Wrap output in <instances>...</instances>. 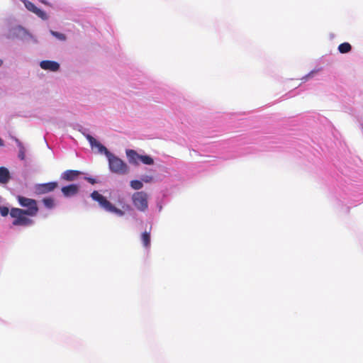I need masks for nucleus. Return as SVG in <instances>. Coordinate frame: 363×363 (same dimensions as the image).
Segmentation results:
<instances>
[{
	"label": "nucleus",
	"mask_w": 363,
	"mask_h": 363,
	"mask_svg": "<svg viewBox=\"0 0 363 363\" xmlns=\"http://www.w3.org/2000/svg\"><path fill=\"white\" fill-rule=\"evenodd\" d=\"M108 166L111 172L119 175L126 174L129 172L127 164L119 157L111 153L107 157Z\"/></svg>",
	"instance_id": "1"
},
{
	"label": "nucleus",
	"mask_w": 363,
	"mask_h": 363,
	"mask_svg": "<svg viewBox=\"0 0 363 363\" xmlns=\"http://www.w3.org/2000/svg\"><path fill=\"white\" fill-rule=\"evenodd\" d=\"M10 216L13 218V225L29 226L33 224V220L29 218L23 209L12 208L10 211Z\"/></svg>",
	"instance_id": "2"
},
{
	"label": "nucleus",
	"mask_w": 363,
	"mask_h": 363,
	"mask_svg": "<svg viewBox=\"0 0 363 363\" xmlns=\"http://www.w3.org/2000/svg\"><path fill=\"white\" fill-rule=\"evenodd\" d=\"M91 197L93 200L97 201L100 206L106 211L114 213L119 216L124 215V212L122 210L115 207L106 197L100 194L97 191H94L91 194Z\"/></svg>",
	"instance_id": "3"
},
{
	"label": "nucleus",
	"mask_w": 363,
	"mask_h": 363,
	"mask_svg": "<svg viewBox=\"0 0 363 363\" xmlns=\"http://www.w3.org/2000/svg\"><path fill=\"white\" fill-rule=\"evenodd\" d=\"M21 206L26 208L23 209L28 216L33 217L38 214V206L35 199H29L23 196H17L16 197Z\"/></svg>",
	"instance_id": "4"
},
{
	"label": "nucleus",
	"mask_w": 363,
	"mask_h": 363,
	"mask_svg": "<svg viewBox=\"0 0 363 363\" xmlns=\"http://www.w3.org/2000/svg\"><path fill=\"white\" fill-rule=\"evenodd\" d=\"M148 196L144 191H138L133 194L132 201L134 206L140 211H145L148 208Z\"/></svg>",
	"instance_id": "5"
},
{
	"label": "nucleus",
	"mask_w": 363,
	"mask_h": 363,
	"mask_svg": "<svg viewBox=\"0 0 363 363\" xmlns=\"http://www.w3.org/2000/svg\"><path fill=\"white\" fill-rule=\"evenodd\" d=\"M58 186V184L56 182H52L45 184H38L35 186V190L38 194H48L54 191Z\"/></svg>",
	"instance_id": "6"
},
{
	"label": "nucleus",
	"mask_w": 363,
	"mask_h": 363,
	"mask_svg": "<svg viewBox=\"0 0 363 363\" xmlns=\"http://www.w3.org/2000/svg\"><path fill=\"white\" fill-rule=\"evenodd\" d=\"M22 1L23 2L26 8L33 12V13L36 14L38 17L41 18L42 19H46L47 18V15L45 13V12H44L43 11H42L41 9L37 8L34 4H33L32 2L28 1V0H22Z\"/></svg>",
	"instance_id": "7"
},
{
	"label": "nucleus",
	"mask_w": 363,
	"mask_h": 363,
	"mask_svg": "<svg viewBox=\"0 0 363 363\" xmlns=\"http://www.w3.org/2000/svg\"><path fill=\"white\" fill-rule=\"evenodd\" d=\"M86 138L89 140L91 147H96L98 149L99 152L104 153L106 157H108V155L111 153L107 150V148L105 146L101 145L91 135H87Z\"/></svg>",
	"instance_id": "8"
},
{
	"label": "nucleus",
	"mask_w": 363,
	"mask_h": 363,
	"mask_svg": "<svg viewBox=\"0 0 363 363\" xmlns=\"http://www.w3.org/2000/svg\"><path fill=\"white\" fill-rule=\"evenodd\" d=\"M80 174L81 172L78 170L69 169L61 174L60 179L67 182H72L76 180Z\"/></svg>",
	"instance_id": "9"
},
{
	"label": "nucleus",
	"mask_w": 363,
	"mask_h": 363,
	"mask_svg": "<svg viewBox=\"0 0 363 363\" xmlns=\"http://www.w3.org/2000/svg\"><path fill=\"white\" fill-rule=\"evenodd\" d=\"M63 195L65 197H70L76 195L79 191V186L77 184H70L63 186L61 189Z\"/></svg>",
	"instance_id": "10"
},
{
	"label": "nucleus",
	"mask_w": 363,
	"mask_h": 363,
	"mask_svg": "<svg viewBox=\"0 0 363 363\" xmlns=\"http://www.w3.org/2000/svg\"><path fill=\"white\" fill-rule=\"evenodd\" d=\"M40 66L45 70H50L52 72H56L60 68V65L57 62L50 60H43L40 62Z\"/></svg>",
	"instance_id": "11"
},
{
	"label": "nucleus",
	"mask_w": 363,
	"mask_h": 363,
	"mask_svg": "<svg viewBox=\"0 0 363 363\" xmlns=\"http://www.w3.org/2000/svg\"><path fill=\"white\" fill-rule=\"evenodd\" d=\"M126 155H127L128 160L130 163L137 164L138 160H140V155H138L133 150H127Z\"/></svg>",
	"instance_id": "12"
},
{
	"label": "nucleus",
	"mask_w": 363,
	"mask_h": 363,
	"mask_svg": "<svg viewBox=\"0 0 363 363\" xmlns=\"http://www.w3.org/2000/svg\"><path fill=\"white\" fill-rule=\"evenodd\" d=\"M10 179L9 170L5 167H0V183L6 184Z\"/></svg>",
	"instance_id": "13"
},
{
	"label": "nucleus",
	"mask_w": 363,
	"mask_h": 363,
	"mask_svg": "<svg viewBox=\"0 0 363 363\" xmlns=\"http://www.w3.org/2000/svg\"><path fill=\"white\" fill-rule=\"evenodd\" d=\"M16 142L19 148L18 158L21 160H24L26 157V149L23 144L19 141V140L16 139Z\"/></svg>",
	"instance_id": "14"
},
{
	"label": "nucleus",
	"mask_w": 363,
	"mask_h": 363,
	"mask_svg": "<svg viewBox=\"0 0 363 363\" xmlns=\"http://www.w3.org/2000/svg\"><path fill=\"white\" fill-rule=\"evenodd\" d=\"M141 240L144 247H149L150 245V233L149 232H144L142 234Z\"/></svg>",
	"instance_id": "15"
},
{
	"label": "nucleus",
	"mask_w": 363,
	"mask_h": 363,
	"mask_svg": "<svg viewBox=\"0 0 363 363\" xmlns=\"http://www.w3.org/2000/svg\"><path fill=\"white\" fill-rule=\"evenodd\" d=\"M351 49L352 47L349 43H343L338 46V50L340 53H347Z\"/></svg>",
	"instance_id": "16"
},
{
	"label": "nucleus",
	"mask_w": 363,
	"mask_h": 363,
	"mask_svg": "<svg viewBox=\"0 0 363 363\" xmlns=\"http://www.w3.org/2000/svg\"><path fill=\"white\" fill-rule=\"evenodd\" d=\"M43 203L45 205V206L48 208H52L55 206V201L51 197L44 198L43 199Z\"/></svg>",
	"instance_id": "17"
},
{
	"label": "nucleus",
	"mask_w": 363,
	"mask_h": 363,
	"mask_svg": "<svg viewBox=\"0 0 363 363\" xmlns=\"http://www.w3.org/2000/svg\"><path fill=\"white\" fill-rule=\"evenodd\" d=\"M140 160L145 164L150 165L154 163L153 159L147 155H140Z\"/></svg>",
	"instance_id": "18"
},
{
	"label": "nucleus",
	"mask_w": 363,
	"mask_h": 363,
	"mask_svg": "<svg viewBox=\"0 0 363 363\" xmlns=\"http://www.w3.org/2000/svg\"><path fill=\"white\" fill-rule=\"evenodd\" d=\"M130 186L135 190H139L143 188V184L141 181L133 180L130 182Z\"/></svg>",
	"instance_id": "19"
},
{
	"label": "nucleus",
	"mask_w": 363,
	"mask_h": 363,
	"mask_svg": "<svg viewBox=\"0 0 363 363\" xmlns=\"http://www.w3.org/2000/svg\"><path fill=\"white\" fill-rule=\"evenodd\" d=\"M50 33L55 36V38H57V39L60 40H66V36L65 34L63 33H58V32H56V31H53V30H51L50 31Z\"/></svg>",
	"instance_id": "20"
},
{
	"label": "nucleus",
	"mask_w": 363,
	"mask_h": 363,
	"mask_svg": "<svg viewBox=\"0 0 363 363\" xmlns=\"http://www.w3.org/2000/svg\"><path fill=\"white\" fill-rule=\"evenodd\" d=\"M9 213H10L9 208L6 206H0V213L2 216H6L9 214Z\"/></svg>",
	"instance_id": "21"
},
{
	"label": "nucleus",
	"mask_w": 363,
	"mask_h": 363,
	"mask_svg": "<svg viewBox=\"0 0 363 363\" xmlns=\"http://www.w3.org/2000/svg\"><path fill=\"white\" fill-rule=\"evenodd\" d=\"M153 178L152 176H144L143 178H142V181L145 182V183H150L152 181Z\"/></svg>",
	"instance_id": "22"
},
{
	"label": "nucleus",
	"mask_w": 363,
	"mask_h": 363,
	"mask_svg": "<svg viewBox=\"0 0 363 363\" xmlns=\"http://www.w3.org/2000/svg\"><path fill=\"white\" fill-rule=\"evenodd\" d=\"M16 30H18L19 33H26V31L22 27H20V26L16 28Z\"/></svg>",
	"instance_id": "23"
},
{
	"label": "nucleus",
	"mask_w": 363,
	"mask_h": 363,
	"mask_svg": "<svg viewBox=\"0 0 363 363\" xmlns=\"http://www.w3.org/2000/svg\"><path fill=\"white\" fill-rule=\"evenodd\" d=\"M86 180H87L89 183H91V184H95V183H96L95 179H93V178H89H89H86Z\"/></svg>",
	"instance_id": "24"
},
{
	"label": "nucleus",
	"mask_w": 363,
	"mask_h": 363,
	"mask_svg": "<svg viewBox=\"0 0 363 363\" xmlns=\"http://www.w3.org/2000/svg\"><path fill=\"white\" fill-rule=\"evenodd\" d=\"M4 145V141L2 140L1 138H0V146H3Z\"/></svg>",
	"instance_id": "25"
},
{
	"label": "nucleus",
	"mask_w": 363,
	"mask_h": 363,
	"mask_svg": "<svg viewBox=\"0 0 363 363\" xmlns=\"http://www.w3.org/2000/svg\"><path fill=\"white\" fill-rule=\"evenodd\" d=\"M3 64V61L1 60H0V66H1Z\"/></svg>",
	"instance_id": "26"
}]
</instances>
